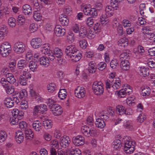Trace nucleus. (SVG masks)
Wrapping results in <instances>:
<instances>
[{
  "label": "nucleus",
  "mask_w": 155,
  "mask_h": 155,
  "mask_svg": "<svg viewBox=\"0 0 155 155\" xmlns=\"http://www.w3.org/2000/svg\"><path fill=\"white\" fill-rule=\"evenodd\" d=\"M65 53L68 58L74 62L78 61L81 58V54L74 45L67 46L65 49Z\"/></svg>",
  "instance_id": "1"
},
{
  "label": "nucleus",
  "mask_w": 155,
  "mask_h": 155,
  "mask_svg": "<svg viewBox=\"0 0 155 155\" xmlns=\"http://www.w3.org/2000/svg\"><path fill=\"white\" fill-rule=\"evenodd\" d=\"M124 140V150L127 153L130 154L134 150V144L135 142L130 140V137L128 136L125 137L123 138Z\"/></svg>",
  "instance_id": "2"
},
{
  "label": "nucleus",
  "mask_w": 155,
  "mask_h": 155,
  "mask_svg": "<svg viewBox=\"0 0 155 155\" xmlns=\"http://www.w3.org/2000/svg\"><path fill=\"white\" fill-rule=\"evenodd\" d=\"M92 89L94 93L96 95H101L104 91L103 84L100 82L95 81L93 84Z\"/></svg>",
  "instance_id": "3"
},
{
  "label": "nucleus",
  "mask_w": 155,
  "mask_h": 155,
  "mask_svg": "<svg viewBox=\"0 0 155 155\" xmlns=\"http://www.w3.org/2000/svg\"><path fill=\"white\" fill-rule=\"evenodd\" d=\"M48 110L47 106L45 104H41L40 105L35 106L33 109V115H37L39 113L43 114L45 113Z\"/></svg>",
  "instance_id": "4"
},
{
  "label": "nucleus",
  "mask_w": 155,
  "mask_h": 155,
  "mask_svg": "<svg viewBox=\"0 0 155 155\" xmlns=\"http://www.w3.org/2000/svg\"><path fill=\"white\" fill-rule=\"evenodd\" d=\"M95 130L96 129L94 127H90L86 125L82 126L81 128V132L87 137H89L92 134H94Z\"/></svg>",
  "instance_id": "5"
},
{
  "label": "nucleus",
  "mask_w": 155,
  "mask_h": 155,
  "mask_svg": "<svg viewBox=\"0 0 155 155\" xmlns=\"http://www.w3.org/2000/svg\"><path fill=\"white\" fill-rule=\"evenodd\" d=\"M27 92L25 90L23 89L21 91L18 92L16 94V97H13L12 99V101L14 102L17 104L19 103L21 100H23L25 98Z\"/></svg>",
  "instance_id": "6"
},
{
  "label": "nucleus",
  "mask_w": 155,
  "mask_h": 155,
  "mask_svg": "<svg viewBox=\"0 0 155 155\" xmlns=\"http://www.w3.org/2000/svg\"><path fill=\"white\" fill-rule=\"evenodd\" d=\"M83 12L85 15H89L91 17L94 18L97 15L96 9L94 8H90L88 7H85L83 9Z\"/></svg>",
  "instance_id": "7"
},
{
  "label": "nucleus",
  "mask_w": 155,
  "mask_h": 155,
  "mask_svg": "<svg viewBox=\"0 0 155 155\" xmlns=\"http://www.w3.org/2000/svg\"><path fill=\"white\" fill-rule=\"evenodd\" d=\"M14 51L18 54L23 52L25 49V44L22 42H16L14 45Z\"/></svg>",
  "instance_id": "8"
},
{
  "label": "nucleus",
  "mask_w": 155,
  "mask_h": 155,
  "mask_svg": "<svg viewBox=\"0 0 155 155\" xmlns=\"http://www.w3.org/2000/svg\"><path fill=\"white\" fill-rule=\"evenodd\" d=\"M86 92L85 89L84 87L78 86L75 90L74 94L77 97L80 98L85 96Z\"/></svg>",
  "instance_id": "9"
},
{
  "label": "nucleus",
  "mask_w": 155,
  "mask_h": 155,
  "mask_svg": "<svg viewBox=\"0 0 155 155\" xmlns=\"http://www.w3.org/2000/svg\"><path fill=\"white\" fill-rule=\"evenodd\" d=\"M72 142L75 146H79L83 145L84 143V138L82 136H77L73 137Z\"/></svg>",
  "instance_id": "10"
},
{
  "label": "nucleus",
  "mask_w": 155,
  "mask_h": 155,
  "mask_svg": "<svg viewBox=\"0 0 155 155\" xmlns=\"http://www.w3.org/2000/svg\"><path fill=\"white\" fill-rule=\"evenodd\" d=\"M53 114L55 116H58L61 114L63 112L62 109L60 106L57 104H53L50 107Z\"/></svg>",
  "instance_id": "11"
},
{
  "label": "nucleus",
  "mask_w": 155,
  "mask_h": 155,
  "mask_svg": "<svg viewBox=\"0 0 155 155\" xmlns=\"http://www.w3.org/2000/svg\"><path fill=\"white\" fill-rule=\"evenodd\" d=\"M31 44L33 48H38L41 46L42 45V40L39 38H33L31 41Z\"/></svg>",
  "instance_id": "12"
},
{
  "label": "nucleus",
  "mask_w": 155,
  "mask_h": 155,
  "mask_svg": "<svg viewBox=\"0 0 155 155\" xmlns=\"http://www.w3.org/2000/svg\"><path fill=\"white\" fill-rule=\"evenodd\" d=\"M124 88L120 90L118 93V95L120 97H123L125 96V95L128 94L129 95L132 92V89L130 88L129 85H127V86H125Z\"/></svg>",
  "instance_id": "13"
},
{
  "label": "nucleus",
  "mask_w": 155,
  "mask_h": 155,
  "mask_svg": "<svg viewBox=\"0 0 155 155\" xmlns=\"http://www.w3.org/2000/svg\"><path fill=\"white\" fill-rule=\"evenodd\" d=\"M70 142V139L69 137L65 135L61 138L60 142L62 147L66 148L68 146Z\"/></svg>",
  "instance_id": "14"
},
{
  "label": "nucleus",
  "mask_w": 155,
  "mask_h": 155,
  "mask_svg": "<svg viewBox=\"0 0 155 155\" xmlns=\"http://www.w3.org/2000/svg\"><path fill=\"white\" fill-rule=\"evenodd\" d=\"M54 32L56 35L58 37H62L64 36L66 33V30L64 28L59 25L56 26Z\"/></svg>",
  "instance_id": "15"
},
{
  "label": "nucleus",
  "mask_w": 155,
  "mask_h": 155,
  "mask_svg": "<svg viewBox=\"0 0 155 155\" xmlns=\"http://www.w3.org/2000/svg\"><path fill=\"white\" fill-rule=\"evenodd\" d=\"M18 68L23 71L25 70L28 66V63L26 60H21L19 61L17 64Z\"/></svg>",
  "instance_id": "16"
},
{
  "label": "nucleus",
  "mask_w": 155,
  "mask_h": 155,
  "mask_svg": "<svg viewBox=\"0 0 155 155\" xmlns=\"http://www.w3.org/2000/svg\"><path fill=\"white\" fill-rule=\"evenodd\" d=\"M6 80L10 84H13L16 81V79L13 75L11 73H7L5 74Z\"/></svg>",
  "instance_id": "17"
},
{
  "label": "nucleus",
  "mask_w": 155,
  "mask_h": 155,
  "mask_svg": "<svg viewBox=\"0 0 155 155\" xmlns=\"http://www.w3.org/2000/svg\"><path fill=\"white\" fill-rule=\"evenodd\" d=\"M7 29L5 25H2L0 26V40L3 39L2 37L7 35L8 32Z\"/></svg>",
  "instance_id": "18"
},
{
  "label": "nucleus",
  "mask_w": 155,
  "mask_h": 155,
  "mask_svg": "<svg viewBox=\"0 0 155 155\" xmlns=\"http://www.w3.org/2000/svg\"><path fill=\"white\" fill-rule=\"evenodd\" d=\"M23 12L25 15H31L32 12V9L31 7L28 4H25L22 7Z\"/></svg>",
  "instance_id": "19"
},
{
  "label": "nucleus",
  "mask_w": 155,
  "mask_h": 155,
  "mask_svg": "<svg viewBox=\"0 0 155 155\" xmlns=\"http://www.w3.org/2000/svg\"><path fill=\"white\" fill-rule=\"evenodd\" d=\"M139 73L141 76L145 77L149 75V69L148 68H145L144 67H141L140 68Z\"/></svg>",
  "instance_id": "20"
},
{
  "label": "nucleus",
  "mask_w": 155,
  "mask_h": 155,
  "mask_svg": "<svg viewBox=\"0 0 155 155\" xmlns=\"http://www.w3.org/2000/svg\"><path fill=\"white\" fill-rule=\"evenodd\" d=\"M95 124L97 127L100 129L104 128L106 125L104 120L100 118L96 119Z\"/></svg>",
  "instance_id": "21"
},
{
  "label": "nucleus",
  "mask_w": 155,
  "mask_h": 155,
  "mask_svg": "<svg viewBox=\"0 0 155 155\" xmlns=\"http://www.w3.org/2000/svg\"><path fill=\"white\" fill-rule=\"evenodd\" d=\"M25 134V137L26 140H31L33 138V134L32 133V131L31 129H28L24 130Z\"/></svg>",
  "instance_id": "22"
},
{
  "label": "nucleus",
  "mask_w": 155,
  "mask_h": 155,
  "mask_svg": "<svg viewBox=\"0 0 155 155\" xmlns=\"http://www.w3.org/2000/svg\"><path fill=\"white\" fill-rule=\"evenodd\" d=\"M4 103L6 107L10 108L14 106V103L12 101V98L9 97L5 98L4 101Z\"/></svg>",
  "instance_id": "23"
},
{
  "label": "nucleus",
  "mask_w": 155,
  "mask_h": 155,
  "mask_svg": "<svg viewBox=\"0 0 155 155\" xmlns=\"http://www.w3.org/2000/svg\"><path fill=\"white\" fill-rule=\"evenodd\" d=\"M66 15L62 14L59 17V21L63 26L67 25L68 24L69 21Z\"/></svg>",
  "instance_id": "24"
},
{
  "label": "nucleus",
  "mask_w": 155,
  "mask_h": 155,
  "mask_svg": "<svg viewBox=\"0 0 155 155\" xmlns=\"http://www.w3.org/2000/svg\"><path fill=\"white\" fill-rule=\"evenodd\" d=\"M130 63L127 60H124L122 61L120 64V67L122 69L125 71L128 70L130 68Z\"/></svg>",
  "instance_id": "25"
},
{
  "label": "nucleus",
  "mask_w": 155,
  "mask_h": 155,
  "mask_svg": "<svg viewBox=\"0 0 155 155\" xmlns=\"http://www.w3.org/2000/svg\"><path fill=\"white\" fill-rule=\"evenodd\" d=\"M41 124L39 120L34 121L32 124V128L37 131H39L41 129Z\"/></svg>",
  "instance_id": "26"
},
{
  "label": "nucleus",
  "mask_w": 155,
  "mask_h": 155,
  "mask_svg": "<svg viewBox=\"0 0 155 155\" xmlns=\"http://www.w3.org/2000/svg\"><path fill=\"white\" fill-rule=\"evenodd\" d=\"M39 62L41 65L45 67H48L50 62L49 59L47 57H42L39 59Z\"/></svg>",
  "instance_id": "27"
},
{
  "label": "nucleus",
  "mask_w": 155,
  "mask_h": 155,
  "mask_svg": "<svg viewBox=\"0 0 155 155\" xmlns=\"http://www.w3.org/2000/svg\"><path fill=\"white\" fill-rule=\"evenodd\" d=\"M89 72L93 73L95 72L97 68V66L94 61H91L89 64Z\"/></svg>",
  "instance_id": "28"
},
{
  "label": "nucleus",
  "mask_w": 155,
  "mask_h": 155,
  "mask_svg": "<svg viewBox=\"0 0 155 155\" xmlns=\"http://www.w3.org/2000/svg\"><path fill=\"white\" fill-rule=\"evenodd\" d=\"M128 43V40L125 38H120L118 41V45L124 47L127 46Z\"/></svg>",
  "instance_id": "29"
},
{
  "label": "nucleus",
  "mask_w": 155,
  "mask_h": 155,
  "mask_svg": "<svg viewBox=\"0 0 155 155\" xmlns=\"http://www.w3.org/2000/svg\"><path fill=\"white\" fill-rule=\"evenodd\" d=\"M53 53L54 55L57 58H61L63 55V52L62 50L58 48H55Z\"/></svg>",
  "instance_id": "30"
},
{
  "label": "nucleus",
  "mask_w": 155,
  "mask_h": 155,
  "mask_svg": "<svg viewBox=\"0 0 155 155\" xmlns=\"http://www.w3.org/2000/svg\"><path fill=\"white\" fill-rule=\"evenodd\" d=\"M114 9L113 8L110 6H107L105 9L106 12L105 15L107 17H110L113 15L114 14Z\"/></svg>",
  "instance_id": "31"
},
{
  "label": "nucleus",
  "mask_w": 155,
  "mask_h": 155,
  "mask_svg": "<svg viewBox=\"0 0 155 155\" xmlns=\"http://www.w3.org/2000/svg\"><path fill=\"white\" fill-rule=\"evenodd\" d=\"M87 33L86 28L82 26L80 28L79 32V36L81 38H84L87 36Z\"/></svg>",
  "instance_id": "32"
},
{
  "label": "nucleus",
  "mask_w": 155,
  "mask_h": 155,
  "mask_svg": "<svg viewBox=\"0 0 155 155\" xmlns=\"http://www.w3.org/2000/svg\"><path fill=\"white\" fill-rule=\"evenodd\" d=\"M42 124L44 127L47 129L51 127L52 123L51 120L48 119L43 121Z\"/></svg>",
  "instance_id": "33"
},
{
  "label": "nucleus",
  "mask_w": 155,
  "mask_h": 155,
  "mask_svg": "<svg viewBox=\"0 0 155 155\" xmlns=\"http://www.w3.org/2000/svg\"><path fill=\"white\" fill-rule=\"evenodd\" d=\"M3 86L5 88L6 92L8 94H11L14 91V89L12 86H8L6 83L3 84Z\"/></svg>",
  "instance_id": "34"
},
{
  "label": "nucleus",
  "mask_w": 155,
  "mask_h": 155,
  "mask_svg": "<svg viewBox=\"0 0 155 155\" xmlns=\"http://www.w3.org/2000/svg\"><path fill=\"white\" fill-rule=\"evenodd\" d=\"M37 62H35L33 61H30L28 66L30 69L32 71H34L36 70L37 68Z\"/></svg>",
  "instance_id": "35"
},
{
  "label": "nucleus",
  "mask_w": 155,
  "mask_h": 155,
  "mask_svg": "<svg viewBox=\"0 0 155 155\" xmlns=\"http://www.w3.org/2000/svg\"><path fill=\"white\" fill-rule=\"evenodd\" d=\"M67 95V92L65 89H61L58 93V96L62 100L66 98Z\"/></svg>",
  "instance_id": "36"
},
{
  "label": "nucleus",
  "mask_w": 155,
  "mask_h": 155,
  "mask_svg": "<svg viewBox=\"0 0 155 155\" xmlns=\"http://www.w3.org/2000/svg\"><path fill=\"white\" fill-rule=\"evenodd\" d=\"M113 147L116 150H117L121 146V142L120 140H116L112 143Z\"/></svg>",
  "instance_id": "37"
},
{
  "label": "nucleus",
  "mask_w": 155,
  "mask_h": 155,
  "mask_svg": "<svg viewBox=\"0 0 155 155\" xmlns=\"http://www.w3.org/2000/svg\"><path fill=\"white\" fill-rule=\"evenodd\" d=\"M121 81L119 78L113 82V84L112 85V87L114 89H117L120 88L121 86Z\"/></svg>",
  "instance_id": "38"
},
{
  "label": "nucleus",
  "mask_w": 155,
  "mask_h": 155,
  "mask_svg": "<svg viewBox=\"0 0 155 155\" xmlns=\"http://www.w3.org/2000/svg\"><path fill=\"white\" fill-rule=\"evenodd\" d=\"M107 16H106L105 14L102 15L100 18V21L101 24H106L108 22V19Z\"/></svg>",
  "instance_id": "39"
},
{
  "label": "nucleus",
  "mask_w": 155,
  "mask_h": 155,
  "mask_svg": "<svg viewBox=\"0 0 155 155\" xmlns=\"http://www.w3.org/2000/svg\"><path fill=\"white\" fill-rule=\"evenodd\" d=\"M33 17L36 21H38L41 19L42 16L41 13L37 11H35L34 12Z\"/></svg>",
  "instance_id": "40"
},
{
  "label": "nucleus",
  "mask_w": 155,
  "mask_h": 155,
  "mask_svg": "<svg viewBox=\"0 0 155 155\" xmlns=\"http://www.w3.org/2000/svg\"><path fill=\"white\" fill-rule=\"evenodd\" d=\"M116 111L117 114L121 115L124 113V109L122 106L118 105L116 107Z\"/></svg>",
  "instance_id": "41"
},
{
  "label": "nucleus",
  "mask_w": 155,
  "mask_h": 155,
  "mask_svg": "<svg viewBox=\"0 0 155 155\" xmlns=\"http://www.w3.org/2000/svg\"><path fill=\"white\" fill-rule=\"evenodd\" d=\"M7 135L6 132L4 130H2L0 131V142H3L6 139Z\"/></svg>",
  "instance_id": "42"
},
{
  "label": "nucleus",
  "mask_w": 155,
  "mask_h": 155,
  "mask_svg": "<svg viewBox=\"0 0 155 155\" xmlns=\"http://www.w3.org/2000/svg\"><path fill=\"white\" fill-rule=\"evenodd\" d=\"M0 53L3 57H6L8 56L11 52V49H0Z\"/></svg>",
  "instance_id": "43"
},
{
  "label": "nucleus",
  "mask_w": 155,
  "mask_h": 155,
  "mask_svg": "<svg viewBox=\"0 0 155 155\" xmlns=\"http://www.w3.org/2000/svg\"><path fill=\"white\" fill-rule=\"evenodd\" d=\"M68 153L71 155H80L81 154V152L79 149H76L75 150L72 149L71 150H69Z\"/></svg>",
  "instance_id": "44"
},
{
  "label": "nucleus",
  "mask_w": 155,
  "mask_h": 155,
  "mask_svg": "<svg viewBox=\"0 0 155 155\" xmlns=\"http://www.w3.org/2000/svg\"><path fill=\"white\" fill-rule=\"evenodd\" d=\"M150 89L149 87H146L142 90V94L143 96H147L150 95Z\"/></svg>",
  "instance_id": "45"
},
{
  "label": "nucleus",
  "mask_w": 155,
  "mask_h": 155,
  "mask_svg": "<svg viewBox=\"0 0 155 155\" xmlns=\"http://www.w3.org/2000/svg\"><path fill=\"white\" fill-rule=\"evenodd\" d=\"M47 88L49 92H53L55 90L56 85L54 83H51L48 85Z\"/></svg>",
  "instance_id": "46"
},
{
  "label": "nucleus",
  "mask_w": 155,
  "mask_h": 155,
  "mask_svg": "<svg viewBox=\"0 0 155 155\" xmlns=\"http://www.w3.org/2000/svg\"><path fill=\"white\" fill-rule=\"evenodd\" d=\"M28 78L23 77L20 76L19 79L20 83L22 85H25L27 84L28 79Z\"/></svg>",
  "instance_id": "47"
},
{
  "label": "nucleus",
  "mask_w": 155,
  "mask_h": 155,
  "mask_svg": "<svg viewBox=\"0 0 155 155\" xmlns=\"http://www.w3.org/2000/svg\"><path fill=\"white\" fill-rule=\"evenodd\" d=\"M11 49V46L7 42H5L2 43L0 45V49Z\"/></svg>",
  "instance_id": "48"
},
{
  "label": "nucleus",
  "mask_w": 155,
  "mask_h": 155,
  "mask_svg": "<svg viewBox=\"0 0 155 155\" xmlns=\"http://www.w3.org/2000/svg\"><path fill=\"white\" fill-rule=\"evenodd\" d=\"M20 107L23 110H25L28 107V104L27 101L25 100H22L20 103Z\"/></svg>",
  "instance_id": "49"
},
{
  "label": "nucleus",
  "mask_w": 155,
  "mask_h": 155,
  "mask_svg": "<svg viewBox=\"0 0 155 155\" xmlns=\"http://www.w3.org/2000/svg\"><path fill=\"white\" fill-rule=\"evenodd\" d=\"M17 24L20 26L23 25L25 20L24 18L22 15H19L17 18Z\"/></svg>",
  "instance_id": "50"
},
{
  "label": "nucleus",
  "mask_w": 155,
  "mask_h": 155,
  "mask_svg": "<svg viewBox=\"0 0 155 155\" xmlns=\"http://www.w3.org/2000/svg\"><path fill=\"white\" fill-rule=\"evenodd\" d=\"M101 28V25L100 23L97 22L95 24L93 29L95 32H100Z\"/></svg>",
  "instance_id": "51"
},
{
  "label": "nucleus",
  "mask_w": 155,
  "mask_h": 155,
  "mask_svg": "<svg viewBox=\"0 0 155 155\" xmlns=\"http://www.w3.org/2000/svg\"><path fill=\"white\" fill-rule=\"evenodd\" d=\"M8 24L11 27H15L16 25V20L15 19L11 17L8 19Z\"/></svg>",
  "instance_id": "52"
},
{
  "label": "nucleus",
  "mask_w": 155,
  "mask_h": 155,
  "mask_svg": "<svg viewBox=\"0 0 155 155\" xmlns=\"http://www.w3.org/2000/svg\"><path fill=\"white\" fill-rule=\"evenodd\" d=\"M99 117L101 119L103 120H107L108 119L109 117L108 116V114L105 111H103L102 112L100 113Z\"/></svg>",
  "instance_id": "53"
},
{
  "label": "nucleus",
  "mask_w": 155,
  "mask_h": 155,
  "mask_svg": "<svg viewBox=\"0 0 155 155\" xmlns=\"http://www.w3.org/2000/svg\"><path fill=\"white\" fill-rule=\"evenodd\" d=\"M97 32H94L91 30H88V32L87 31V37L89 39H92L95 37V34Z\"/></svg>",
  "instance_id": "54"
},
{
  "label": "nucleus",
  "mask_w": 155,
  "mask_h": 155,
  "mask_svg": "<svg viewBox=\"0 0 155 155\" xmlns=\"http://www.w3.org/2000/svg\"><path fill=\"white\" fill-rule=\"evenodd\" d=\"M50 143H51V148L53 147L58 149L59 147V144L58 142L56 140H51Z\"/></svg>",
  "instance_id": "55"
},
{
  "label": "nucleus",
  "mask_w": 155,
  "mask_h": 155,
  "mask_svg": "<svg viewBox=\"0 0 155 155\" xmlns=\"http://www.w3.org/2000/svg\"><path fill=\"white\" fill-rule=\"evenodd\" d=\"M107 64L104 62H100L97 66L98 69L100 71H103L106 67Z\"/></svg>",
  "instance_id": "56"
},
{
  "label": "nucleus",
  "mask_w": 155,
  "mask_h": 155,
  "mask_svg": "<svg viewBox=\"0 0 155 155\" xmlns=\"http://www.w3.org/2000/svg\"><path fill=\"white\" fill-rule=\"evenodd\" d=\"M123 125L124 127L130 130H132L133 127L132 124L129 121H125L124 122Z\"/></svg>",
  "instance_id": "57"
},
{
  "label": "nucleus",
  "mask_w": 155,
  "mask_h": 155,
  "mask_svg": "<svg viewBox=\"0 0 155 155\" xmlns=\"http://www.w3.org/2000/svg\"><path fill=\"white\" fill-rule=\"evenodd\" d=\"M20 120V119H18V117L14 116L10 119L11 123L13 125L17 124H19L18 120Z\"/></svg>",
  "instance_id": "58"
},
{
  "label": "nucleus",
  "mask_w": 155,
  "mask_h": 155,
  "mask_svg": "<svg viewBox=\"0 0 155 155\" xmlns=\"http://www.w3.org/2000/svg\"><path fill=\"white\" fill-rule=\"evenodd\" d=\"M79 43L80 47L83 49L86 48L87 45V42L85 39L80 40Z\"/></svg>",
  "instance_id": "59"
},
{
  "label": "nucleus",
  "mask_w": 155,
  "mask_h": 155,
  "mask_svg": "<svg viewBox=\"0 0 155 155\" xmlns=\"http://www.w3.org/2000/svg\"><path fill=\"white\" fill-rule=\"evenodd\" d=\"M110 65L113 69L116 68L117 66V65L119 66L117 60L116 59L112 60L110 62Z\"/></svg>",
  "instance_id": "60"
},
{
  "label": "nucleus",
  "mask_w": 155,
  "mask_h": 155,
  "mask_svg": "<svg viewBox=\"0 0 155 155\" xmlns=\"http://www.w3.org/2000/svg\"><path fill=\"white\" fill-rule=\"evenodd\" d=\"M146 119L145 117L144 116V114L142 113L139 114L137 117V121L140 123L143 122Z\"/></svg>",
  "instance_id": "61"
},
{
  "label": "nucleus",
  "mask_w": 155,
  "mask_h": 155,
  "mask_svg": "<svg viewBox=\"0 0 155 155\" xmlns=\"http://www.w3.org/2000/svg\"><path fill=\"white\" fill-rule=\"evenodd\" d=\"M29 28L31 31L34 32L37 30L38 28V26L36 24L32 23L30 25Z\"/></svg>",
  "instance_id": "62"
},
{
  "label": "nucleus",
  "mask_w": 155,
  "mask_h": 155,
  "mask_svg": "<svg viewBox=\"0 0 155 155\" xmlns=\"http://www.w3.org/2000/svg\"><path fill=\"white\" fill-rule=\"evenodd\" d=\"M129 57V54L127 52H124L122 53L120 56V59L123 60H126Z\"/></svg>",
  "instance_id": "63"
},
{
  "label": "nucleus",
  "mask_w": 155,
  "mask_h": 155,
  "mask_svg": "<svg viewBox=\"0 0 155 155\" xmlns=\"http://www.w3.org/2000/svg\"><path fill=\"white\" fill-rule=\"evenodd\" d=\"M27 123L25 121H22L19 122V127L21 129H23L25 130L27 127Z\"/></svg>",
  "instance_id": "64"
}]
</instances>
